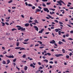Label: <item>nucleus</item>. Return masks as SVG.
I'll return each mask as SVG.
<instances>
[{"mask_svg": "<svg viewBox=\"0 0 73 73\" xmlns=\"http://www.w3.org/2000/svg\"><path fill=\"white\" fill-rule=\"evenodd\" d=\"M50 28L52 29H54V27H51Z\"/></svg>", "mask_w": 73, "mask_h": 73, "instance_id": "680f3d73", "label": "nucleus"}, {"mask_svg": "<svg viewBox=\"0 0 73 73\" xmlns=\"http://www.w3.org/2000/svg\"><path fill=\"white\" fill-rule=\"evenodd\" d=\"M35 8H36V7H35L33 6L32 7V9H35Z\"/></svg>", "mask_w": 73, "mask_h": 73, "instance_id": "58836bf2", "label": "nucleus"}, {"mask_svg": "<svg viewBox=\"0 0 73 73\" xmlns=\"http://www.w3.org/2000/svg\"><path fill=\"white\" fill-rule=\"evenodd\" d=\"M23 58H25L26 57V55L25 54H24L23 56Z\"/></svg>", "mask_w": 73, "mask_h": 73, "instance_id": "a878e982", "label": "nucleus"}, {"mask_svg": "<svg viewBox=\"0 0 73 73\" xmlns=\"http://www.w3.org/2000/svg\"><path fill=\"white\" fill-rule=\"evenodd\" d=\"M1 23L2 24V26L4 27L5 26V23H4V22H1Z\"/></svg>", "mask_w": 73, "mask_h": 73, "instance_id": "393cba45", "label": "nucleus"}, {"mask_svg": "<svg viewBox=\"0 0 73 73\" xmlns=\"http://www.w3.org/2000/svg\"><path fill=\"white\" fill-rule=\"evenodd\" d=\"M52 35L53 36V37H54V33H52Z\"/></svg>", "mask_w": 73, "mask_h": 73, "instance_id": "052dcab7", "label": "nucleus"}, {"mask_svg": "<svg viewBox=\"0 0 73 73\" xmlns=\"http://www.w3.org/2000/svg\"><path fill=\"white\" fill-rule=\"evenodd\" d=\"M3 64H6L5 61H4V60L3 61Z\"/></svg>", "mask_w": 73, "mask_h": 73, "instance_id": "f704fd0d", "label": "nucleus"}, {"mask_svg": "<svg viewBox=\"0 0 73 73\" xmlns=\"http://www.w3.org/2000/svg\"><path fill=\"white\" fill-rule=\"evenodd\" d=\"M40 70H37V71H36V73H38L39 72H40Z\"/></svg>", "mask_w": 73, "mask_h": 73, "instance_id": "bb28decb", "label": "nucleus"}, {"mask_svg": "<svg viewBox=\"0 0 73 73\" xmlns=\"http://www.w3.org/2000/svg\"><path fill=\"white\" fill-rule=\"evenodd\" d=\"M44 48V47L43 46H40L39 47V48H40V49H42V48Z\"/></svg>", "mask_w": 73, "mask_h": 73, "instance_id": "c03bdc74", "label": "nucleus"}, {"mask_svg": "<svg viewBox=\"0 0 73 73\" xmlns=\"http://www.w3.org/2000/svg\"><path fill=\"white\" fill-rule=\"evenodd\" d=\"M55 31L56 32H58V29H55Z\"/></svg>", "mask_w": 73, "mask_h": 73, "instance_id": "5701e85b", "label": "nucleus"}, {"mask_svg": "<svg viewBox=\"0 0 73 73\" xmlns=\"http://www.w3.org/2000/svg\"><path fill=\"white\" fill-rule=\"evenodd\" d=\"M62 41H63V42H66V41H65V39H63L62 40Z\"/></svg>", "mask_w": 73, "mask_h": 73, "instance_id": "3c124183", "label": "nucleus"}, {"mask_svg": "<svg viewBox=\"0 0 73 73\" xmlns=\"http://www.w3.org/2000/svg\"><path fill=\"white\" fill-rule=\"evenodd\" d=\"M9 58H14V56H13V55H10L9 56Z\"/></svg>", "mask_w": 73, "mask_h": 73, "instance_id": "f8f14e48", "label": "nucleus"}, {"mask_svg": "<svg viewBox=\"0 0 73 73\" xmlns=\"http://www.w3.org/2000/svg\"><path fill=\"white\" fill-rule=\"evenodd\" d=\"M50 44H52H52H54L55 43H56V41H54V40H52V41L50 42Z\"/></svg>", "mask_w": 73, "mask_h": 73, "instance_id": "423d86ee", "label": "nucleus"}, {"mask_svg": "<svg viewBox=\"0 0 73 73\" xmlns=\"http://www.w3.org/2000/svg\"><path fill=\"white\" fill-rule=\"evenodd\" d=\"M16 27H17V28H19L17 29L18 30H21V31H25V28H23V27H21L20 26H17Z\"/></svg>", "mask_w": 73, "mask_h": 73, "instance_id": "f03ea898", "label": "nucleus"}, {"mask_svg": "<svg viewBox=\"0 0 73 73\" xmlns=\"http://www.w3.org/2000/svg\"><path fill=\"white\" fill-rule=\"evenodd\" d=\"M68 40H73V39L71 38H69L68 39Z\"/></svg>", "mask_w": 73, "mask_h": 73, "instance_id": "a19ab883", "label": "nucleus"}, {"mask_svg": "<svg viewBox=\"0 0 73 73\" xmlns=\"http://www.w3.org/2000/svg\"><path fill=\"white\" fill-rule=\"evenodd\" d=\"M47 5H50V3H46Z\"/></svg>", "mask_w": 73, "mask_h": 73, "instance_id": "49530a36", "label": "nucleus"}, {"mask_svg": "<svg viewBox=\"0 0 73 73\" xmlns=\"http://www.w3.org/2000/svg\"><path fill=\"white\" fill-rule=\"evenodd\" d=\"M67 25L69 27H70V28H72V26H70V25Z\"/></svg>", "mask_w": 73, "mask_h": 73, "instance_id": "13d9d810", "label": "nucleus"}, {"mask_svg": "<svg viewBox=\"0 0 73 73\" xmlns=\"http://www.w3.org/2000/svg\"><path fill=\"white\" fill-rule=\"evenodd\" d=\"M34 21L35 22V23H37V24H38V21L36 19H35L34 20Z\"/></svg>", "mask_w": 73, "mask_h": 73, "instance_id": "ddd939ff", "label": "nucleus"}, {"mask_svg": "<svg viewBox=\"0 0 73 73\" xmlns=\"http://www.w3.org/2000/svg\"><path fill=\"white\" fill-rule=\"evenodd\" d=\"M47 55H48L49 56H51V54L50 53H49V52H48L47 53Z\"/></svg>", "mask_w": 73, "mask_h": 73, "instance_id": "7c9ffc66", "label": "nucleus"}, {"mask_svg": "<svg viewBox=\"0 0 73 73\" xmlns=\"http://www.w3.org/2000/svg\"><path fill=\"white\" fill-rule=\"evenodd\" d=\"M15 31H17V29L14 28V29H11V31H15Z\"/></svg>", "mask_w": 73, "mask_h": 73, "instance_id": "cd10ccee", "label": "nucleus"}, {"mask_svg": "<svg viewBox=\"0 0 73 73\" xmlns=\"http://www.w3.org/2000/svg\"><path fill=\"white\" fill-rule=\"evenodd\" d=\"M66 57L68 59V58H69V55H66Z\"/></svg>", "mask_w": 73, "mask_h": 73, "instance_id": "c756f323", "label": "nucleus"}, {"mask_svg": "<svg viewBox=\"0 0 73 73\" xmlns=\"http://www.w3.org/2000/svg\"><path fill=\"white\" fill-rule=\"evenodd\" d=\"M33 44H31L30 46V47H32L33 46Z\"/></svg>", "mask_w": 73, "mask_h": 73, "instance_id": "0e129e2a", "label": "nucleus"}, {"mask_svg": "<svg viewBox=\"0 0 73 73\" xmlns=\"http://www.w3.org/2000/svg\"><path fill=\"white\" fill-rule=\"evenodd\" d=\"M16 59L15 58L13 60V62H16Z\"/></svg>", "mask_w": 73, "mask_h": 73, "instance_id": "864d4df0", "label": "nucleus"}, {"mask_svg": "<svg viewBox=\"0 0 73 73\" xmlns=\"http://www.w3.org/2000/svg\"><path fill=\"white\" fill-rule=\"evenodd\" d=\"M5 23L7 25H9V23H8L7 22H5Z\"/></svg>", "mask_w": 73, "mask_h": 73, "instance_id": "6e6d98bb", "label": "nucleus"}, {"mask_svg": "<svg viewBox=\"0 0 73 73\" xmlns=\"http://www.w3.org/2000/svg\"><path fill=\"white\" fill-rule=\"evenodd\" d=\"M42 6H43V7H46V5H45L44 4V3H42Z\"/></svg>", "mask_w": 73, "mask_h": 73, "instance_id": "72a5a7b5", "label": "nucleus"}, {"mask_svg": "<svg viewBox=\"0 0 73 73\" xmlns=\"http://www.w3.org/2000/svg\"><path fill=\"white\" fill-rule=\"evenodd\" d=\"M63 56V54H56L55 55V56H56L57 57H60V56Z\"/></svg>", "mask_w": 73, "mask_h": 73, "instance_id": "20e7f679", "label": "nucleus"}, {"mask_svg": "<svg viewBox=\"0 0 73 73\" xmlns=\"http://www.w3.org/2000/svg\"><path fill=\"white\" fill-rule=\"evenodd\" d=\"M57 3H59V4L57 3L56 4L57 5H60V6H62V4H61V3H63V4H64V5H66V4H65V3H64V2H63L61 0H59V1H57Z\"/></svg>", "mask_w": 73, "mask_h": 73, "instance_id": "f257e3e1", "label": "nucleus"}, {"mask_svg": "<svg viewBox=\"0 0 73 73\" xmlns=\"http://www.w3.org/2000/svg\"><path fill=\"white\" fill-rule=\"evenodd\" d=\"M38 8L40 9H42V8L40 6H38Z\"/></svg>", "mask_w": 73, "mask_h": 73, "instance_id": "a18cd8bd", "label": "nucleus"}, {"mask_svg": "<svg viewBox=\"0 0 73 73\" xmlns=\"http://www.w3.org/2000/svg\"><path fill=\"white\" fill-rule=\"evenodd\" d=\"M59 44H63V42H61V41H59L58 42Z\"/></svg>", "mask_w": 73, "mask_h": 73, "instance_id": "6ab92c4d", "label": "nucleus"}, {"mask_svg": "<svg viewBox=\"0 0 73 73\" xmlns=\"http://www.w3.org/2000/svg\"><path fill=\"white\" fill-rule=\"evenodd\" d=\"M23 38H20L19 39V40H20V41H21L22 40H23Z\"/></svg>", "mask_w": 73, "mask_h": 73, "instance_id": "37998d69", "label": "nucleus"}, {"mask_svg": "<svg viewBox=\"0 0 73 73\" xmlns=\"http://www.w3.org/2000/svg\"><path fill=\"white\" fill-rule=\"evenodd\" d=\"M34 27L35 29V30L38 32V27H37V26H34Z\"/></svg>", "mask_w": 73, "mask_h": 73, "instance_id": "39448f33", "label": "nucleus"}, {"mask_svg": "<svg viewBox=\"0 0 73 73\" xmlns=\"http://www.w3.org/2000/svg\"><path fill=\"white\" fill-rule=\"evenodd\" d=\"M20 50H25V49L24 48H20Z\"/></svg>", "mask_w": 73, "mask_h": 73, "instance_id": "2eb2a0df", "label": "nucleus"}, {"mask_svg": "<svg viewBox=\"0 0 73 73\" xmlns=\"http://www.w3.org/2000/svg\"><path fill=\"white\" fill-rule=\"evenodd\" d=\"M20 43H19V42H17L16 44V45L17 46H19V44Z\"/></svg>", "mask_w": 73, "mask_h": 73, "instance_id": "aec40b11", "label": "nucleus"}, {"mask_svg": "<svg viewBox=\"0 0 73 73\" xmlns=\"http://www.w3.org/2000/svg\"><path fill=\"white\" fill-rule=\"evenodd\" d=\"M2 49H3L4 50H5V47H2Z\"/></svg>", "mask_w": 73, "mask_h": 73, "instance_id": "5fc2aeb1", "label": "nucleus"}, {"mask_svg": "<svg viewBox=\"0 0 73 73\" xmlns=\"http://www.w3.org/2000/svg\"><path fill=\"white\" fill-rule=\"evenodd\" d=\"M42 67H40L39 68V70H40V69H42Z\"/></svg>", "mask_w": 73, "mask_h": 73, "instance_id": "79ce46f5", "label": "nucleus"}, {"mask_svg": "<svg viewBox=\"0 0 73 73\" xmlns=\"http://www.w3.org/2000/svg\"><path fill=\"white\" fill-rule=\"evenodd\" d=\"M35 5L36 6V7H37V4L36 3H35Z\"/></svg>", "mask_w": 73, "mask_h": 73, "instance_id": "4d7b16f0", "label": "nucleus"}, {"mask_svg": "<svg viewBox=\"0 0 73 73\" xmlns=\"http://www.w3.org/2000/svg\"><path fill=\"white\" fill-rule=\"evenodd\" d=\"M37 42H39V44H42V42L41 41H38Z\"/></svg>", "mask_w": 73, "mask_h": 73, "instance_id": "2f4dec72", "label": "nucleus"}, {"mask_svg": "<svg viewBox=\"0 0 73 73\" xmlns=\"http://www.w3.org/2000/svg\"><path fill=\"white\" fill-rule=\"evenodd\" d=\"M59 23L60 24H62V25L63 24V23L60 21L59 22Z\"/></svg>", "mask_w": 73, "mask_h": 73, "instance_id": "8fccbe9b", "label": "nucleus"}, {"mask_svg": "<svg viewBox=\"0 0 73 73\" xmlns=\"http://www.w3.org/2000/svg\"><path fill=\"white\" fill-rule=\"evenodd\" d=\"M65 50V49H62V53H65V52L64 51Z\"/></svg>", "mask_w": 73, "mask_h": 73, "instance_id": "c85d7f7f", "label": "nucleus"}, {"mask_svg": "<svg viewBox=\"0 0 73 73\" xmlns=\"http://www.w3.org/2000/svg\"><path fill=\"white\" fill-rule=\"evenodd\" d=\"M43 10L44 11H45V12H47V13H49V10L47 8H43Z\"/></svg>", "mask_w": 73, "mask_h": 73, "instance_id": "7ed1b4c3", "label": "nucleus"}, {"mask_svg": "<svg viewBox=\"0 0 73 73\" xmlns=\"http://www.w3.org/2000/svg\"><path fill=\"white\" fill-rule=\"evenodd\" d=\"M54 21L55 22H56V23H58V21H57V20H54Z\"/></svg>", "mask_w": 73, "mask_h": 73, "instance_id": "4c0bfd02", "label": "nucleus"}, {"mask_svg": "<svg viewBox=\"0 0 73 73\" xmlns=\"http://www.w3.org/2000/svg\"><path fill=\"white\" fill-rule=\"evenodd\" d=\"M72 55H73V54H72V52H70L69 54V55L70 56H72Z\"/></svg>", "mask_w": 73, "mask_h": 73, "instance_id": "ea45409f", "label": "nucleus"}, {"mask_svg": "<svg viewBox=\"0 0 73 73\" xmlns=\"http://www.w3.org/2000/svg\"><path fill=\"white\" fill-rule=\"evenodd\" d=\"M27 69H28V67L25 66L24 68V69L26 71V70H27Z\"/></svg>", "mask_w": 73, "mask_h": 73, "instance_id": "9d476101", "label": "nucleus"}, {"mask_svg": "<svg viewBox=\"0 0 73 73\" xmlns=\"http://www.w3.org/2000/svg\"><path fill=\"white\" fill-rule=\"evenodd\" d=\"M30 19L31 20H33V18H32V17H30Z\"/></svg>", "mask_w": 73, "mask_h": 73, "instance_id": "774afa93", "label": "nucleus"}, {"mask_svg": "<svg viewBox=\"0 0 73 73\" xmlns=\"http://www.w3.org/2000/svg\"><path fill=\"white\" fill-rule=\"evenodd\" d=\"M25 27H28L29 25V24L28 23H26L25 25Z\"/></svg>", "mask_w": 73, "mask_h": 73, "instance_id": "1a4fd4ad", "label": "nucleus"}, {"mask_svg": "<svg viewBox=\"0 0 73 73\" xmlns=\"http://www.w3.org/2000/svg\"><path fill=\"white\" fill-rule=\"evenodd\" d=\"M42 1L43 2H45L46 1H48V0H42Z\"/></svg>", "mask_w": 73, "mask_h": 73, "instance_id": "e433bc0d", "label": "nucleus"}, {"mask_svg": "<svg viewBox=\"0 0 73 73\" xmlns=\"http://www.w3.org/2000/svg\"><path fill=\"white\" fill-rule=\"evenodd\" d=\"M28 40H29V39H25L24 40V41H25V42H27V41H28Z\"/></svg>", "mask_w": 73, "mask_h": 73, "instance_id": "b1692460", "label": "nucleus"}, {"mask_svg": "<svg viewBox=\"0 0 73 73\" xmlns=\"http://www.w3.org/2000/svg\"><path fill=\"white\" fill-rule=\"evenodd\" d=\"M32 21L31 20H30L28 22V23H32Z\"/></svg>", "mask_w": 73, "mask_h": 73, "instance_id": "09e8293b", "label": "nucleus"}, {"mask_svg": "<svg viewBox=\"0 0 73 73\" xmlns=\"http://www.w3.org/2000/svg\"><path fill=\"white\" fill-rule=\"evenodd\" d=\"M13 1H12V0H11L10 1L8 2V3H12V2Z\"/></svg>", "mask_w": 73, "mask_h": 73, "instance_id": "c9c22d12", "label": "nucleus"}, {"mask_svg": "<svg viewBox=\"0 0 73 73\" xmlns=\"http://www.w3.org/2000/svg\"><path fill=\"white\" fill-rule=\"evenodd\" d=\"M20 48H21V47H18L15 48V49H17V50L20 49Z\"/></svg>", "mask_w": 73, "mask_h": 73, "instance_id": "4468645a", "label": "nucleus"}, {"mask_svg": "<svg viewBox=\"0 0 73 73\" xmlns=\"http://www.w3.org/2000/svg\"><path fill=\"white\" fill-rule=\"evenodd\" d=\"M50 64H53V62L52 61H50L49 62Z\"/></svg>", "mask_w": 73, "mask_h": 73, "instance_id": "de8ad7c7", "label": "nucleus"}, {"mask_svg": "<svg viewBox=\"0 0 73 73\" xmlns=\"http://www.w3.org/2000/svg\"><path fill=\"white\" fill-rule=\"evenodd\" d=\"M70 33H73V31H70Z\"/></svg>", "mask_w": 73, "mask_h": 73, "instance_id": "69168bd1", "label": "nucleus"}, {"mask_svg": "<svg viewBox=\"0 0 73 73\" xmlns=\"http://www.w3.org/2000/svg\"><path fill=\"white\" fill-rule=\"evenodd\" d=\"M7 64H9V63H10V60H7Z\"/></svg>", "mask_w": 73, "mask_h": 73, "instance_id": "4be33fe9", "label": "nucleus"}, {"mask_svg": "<svg viewBox=\"0 0 73 73\" xmlns=\"http://www.w3.org/2000/svg\"><path fill=\"white\" fill-rule=\"evenodd\" d=\"M54 45L56 46H57V44H56V43H54Z\"/></svg>", "mask_w": 73, "mask_h": 73, "instance_id": "bf43d9fd", "label": "nucleus"}, {"mask_svg": "<svg viewBox=\"0 0 73 73\" xmlns=\"http://www.w3.org/2000/svg\"><path fill=\"white\" fill-rule=\"evenodd\" d=\"M43 61L44 62H48V60L46 59H45L43 60Z\"/></svg>", "mask_w": 73, "mask_h": 73, "instance_id": "f3484780", "label": "nucleus"}, {"mask_svg": "<svg viewBox=\"0 0 73 73\" xmlns=\"http://www.w3.org/2000/svg\"><path fill=\"white\" fill-rule=\"evenodd\" d=\"M61 32L60 31H59L58 32V33L59 35H61Z\"/></svg>", "mask_w": 73, "mask_h": 73, "instance_id": "473e14b6", "label": "nucleus"}, {"mask_svg": "<svg viewBox=\"0 0 73 73\" xmlns=\"http://www.w3.org/2000/svg\"><path fill=\"white\" fill-rule=\"evenodd\" d=\"M66 37H69V34H68L66 35Z\"/></svg>", "mask_w": 73, "mask_h": 73, "instance_id": "338daca9", "label": "nucleus"}, {"mask_svg": "<svg viewBox=\"0 0 73 73\" xmlns=\"http://www.w3.org/2000/svg\"><path fill=\"white\" fill-rule=\"evenodd\" d=\"M30 66H32V67H33V68H35V66L33 65V64H30Z\"/></svg>", "mask_w": 73, "mask_h": 73, "instance_id": "a211bd4d", "label": "nucleus"}, {"mask_svg": "<svg viewBox=\"0 0 73 73\" xmlns=\"http://www.w3.org/2000/svg\"><path fill=\"white\" fill-rule=\"evenodd\" d=\"M36 12H40V11H41V10L38 9H37L36 10Z\"/></svg>", "mask_w": 73, "mask_h": 73, "instance_id": "9b49d317", "label": "nucleus"}, {"mask_svg": "<svg viewBox=\"0 0 73 73\" xmlns=\"http://www.w3.org/2000/svg\"><path fill=\"white\" fill-rule=\"evenodd\" d=\"M65 21H68V18H66V19H65Z\"/></svg>", "mask_w": 73, "mask_h": 73, "instance_id": "e2e57ef3", "label": "nucleus"}, {"mask_svg": "<svg viewBox=\"0 0 73 73\" xmlns=\"http://www.w3.org/2000/svg\"><path fill=\"white\" fill-rule=\"evenodd\" d=\"M28 6H29V7H32L33 5H32V4L29 3L28 4Z\"/></svg>", "mask_w": 73, "mask_h": 73, "instance_id": "412c9836", "label": "nucleus"}, {"mask_svg": "<svg viewBox=\"0 0 73 73\" xmlns=\"http://www.w3.org/2000/svg\"><path fill=\"white\" fill-rule=\"evenodd\" d=\"M47 16L49 18L51 19H54V17H52V16L50 15H47Z\"/></svg>", "mask_w": 73, "mask_h": 73, "instance_id": "0eeeda50", "label": "nucleus"}, {"mask_svg": "<svg viewBox=\"0 0 73 73\" xmlns=\"http://www.w3.org/2000/svg\"><path fill=\"white\" fill-rule=\"evenodd\" d=\"M49 10L50 11H55V9H52L51 8H50L49 9Z\"/></svg>", "mask_w": 73, "mask_h": 73, "instance_id": "dca6fc26", "label": "nucleus"}, {"mask_svg": "<svg viewBox=\"0 0 73 73\" xmlns=\"http://www.w3.org/2000/svg\"><path fill=\"white\" fill-rule=\"evenodd\" d=\"M43 31H44V29H42L40 31H39V33H42Z\"/></svg>", "mask_w": 73, "mask_h": 73, "instance_id": "6e6552de", "label": "nucleus"}, {"mask_svg": "<svg viewBox=\"0 0 73 73\" xmlns=\"http://www.w3.org/2000/svg\"><path fill=\"white\" fill-rule=\"evenodd\" d=\"M49 33V32H46L45 33V34L46 35H48Z\"/></svg>", "mask_w": 73, "mask_h": 73, "instance_id": "603ef678", "label": "nucleus"}]
</instances>
